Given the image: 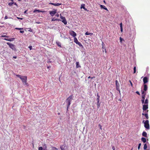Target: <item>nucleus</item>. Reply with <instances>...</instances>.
<instances>
[{"label": "nucleus", "instance_id": "obj_1", "mask_svg": "<svg viewBox=\"0 0 150 150\" xmlns=\"http://www.w3.org/2000/svg\"><path fill=\"white\" fill-rule=\"evenodd\" d=\"M19 78L21 79L24 85L26 86H29V84L27 82V76L19 75Z\"/></svg>", "mask_w": 150, "mask_h": 150}, {"label": "nucleus", "instance_id": "obj_2", "mask_svg": "<svg viewBox=\"0 0 150 150\" xmlns=\"http://www.w3.org/2000/svg\"><path fill=\"white\" fill-rule=\"evenodd\" d=\"M73 95H70L66 100V103L67 104V109L68 110L71 104V102L73 99Z\"/></svg>", "mask_w": 150, "mask_h": 150}, {"label": "nucleus", "instance_id": "obj_3", "mask_svg": "<svg viewBox=\"0 0 150 150\" xmlns=\"http://www.w3.org/2000/svg\"><path fill=\"white\" fill-rule=\"evenodd\" d=\"M7 44L9 46V47L12 49L13 50L15 51H16V48L15 47V45L11 44V43L10 42H7Z\"/></svg>", "mask_w": 150, "mask_h": 150}, {"label": "nucleus", "instance_id": "obj_4", "mask_svg": "<svg viewBox=\"0 0 150 150\" xmlns=\"http://www.w3.org/2000/svg\"><path fill=\"white\" fill-rule=\"evenodd\" d=\"M144 126L145 128L147 129H149V121L148 120H146L144 122Z\"/></svg>", "mask_w": 150, "mask_h": 150}, {"label": "nucleus", "instance_id": "obj_5", "mask_svg": "<svg viewBox=\"0 0 150 150\" xmlns=\"http://www.w3.org/2000/svg\"><path fill=\"white\" fill-rule=\"evenodd\" d=\"M74 41L77 44H78L80 47H83V46L81 44V43L78 41V40L76 37H75L74 38Z\"/></svg>", "mask_w": 150, "mask_h": 150}, {"label": "nucleus", "instance_id": "obj_6", "mask_svg": "<svg viewBox=\"0 0 150 150\" xmlns=\"http://www.w3.org/2000/svg\"><path fill=\"white\" fill-rule=\"evenodd\" d=\"M60 18L62 20V21L64 23L65 25H66L67 22L65 17L62 16L60 14Z\"/></svg>", "mask_w": 150, "mask_h": 150}, {"label": "nucleus", "instance_id": "obj_7", "mask_svg": "<svg viewBox=\"0 0 150 150\" xmlns=\"http://www.w3.org/2000/svg\"><path fill=\"white\" fill-rule=\"evenodd\" d=\"M69 33L71 36H73L74 38L75 37L76 35V33L73 30L70 31L69 32Z\"/></svg>", "mask_w": 150, "mask_h": 150}, {"label": "nucleus", "instance_id": "obj_8", "mask_svg": "<svg viewBox=\"0 0 150 150\" xmlns=\"http://www.w3.org/2000/svg\"><path fill=\"white\" fill-rule=\"evenodd\" d=\"M57 10L56 9L54 10V11H50V14L52 16H53L57 12Z\"/></svg>", "mask_w": 150, "mask_h": 150}, {"label": "nucleus", "instance_id": "obj_9", "mask_svg": "<svg viewBox=\"0 0 150 150\" xmlns=\"http://www.w3.org/2000/svg\"><path fill=\"white\" fill-rule=\"evenodd\" d=\"M115 84L116 86V89L117 90L120 91L119 90L120 85L118 82V81L117 80L115 81Z\"/></svg>", "mask_w": 150, "mask_h": 150}, {"label": "nucleus", "instance_id": "obj_10", "mask_svg": "<svg viewBox=\"0 0 150 150\" xmlns=\"http://www.w3.org/2000/svg\"><path fill=\"white\" fill-rule=\"evenodd\" d=\"M148 81V78L147 77H145L143 79V81L144 84H146V83Z\"/></svg>", "mask_w": 150, "mask_h": 150}, {"label": "nucleus", "instance_id": "obj_11", "mask_svg": "<svg viewBox=\"0 0 150 150\" xmlns=\"http://www.w3.org/2000/svg\"><path fill=\"white\" fill-rule=\"evenodd\" d=\"M148 108V105H144L143 106V110L144 111L146 110Z\"/></svg>", "mask_w": 150, "mask_h": 150}, {"label": "nucleus", "instance_id": "obj_12", "mask_svg": "<svg viewBox=\"0 0 150 150\" xmlns=\"http://www.w3.org/2000/svg\"><path fill=\"white\" fill-rule=\"evenodd\" d=\"M15 39V38H5L4 40L8 41H12L14 40Z\"/></svg>", "mask_w": 150, "mask_h": 150}, {"label": "nucleus", "instance_id": "obj_13", "mask_svg": "<svg viewBox=\"0 0 150 150\" xmlns=\"http://www.w3.org/2000/svg\"><path fill=\"white\" fill-rule=\"evenodd\" d=\"M38 12V13L42 12V13L45 12V11H40L39 10L35 9L33 11V12L35 13L36 12Z\"/></svg>", "mask_w": 150, "mask_h": 150}, {"label": "nucleus", "instance_id": "obj_14", "mask_svg": "<svg viewBox=\"0 0 150 150\" xmlns=\"http://www.w3.org/2000/svg\"><path fill=\"white\" fill-rule=\"evenodd\" d=\"M96 100L97 101V105L98 108H99L100 107V103L99 102L100 99L97 98Z\"/></svg>", "mask_w": 150, "mask_h": 150}, {"label": "nucleus", "instance_id": "obj_15", "mask_svg": "<svg viewBox=\"0 0 150 150\" xmlns=\"http://www.w3.org/2000/svg\"><path fill=\"white\" fill-rule=\"evenodd\" d=\"M148 89L147 86L146 84L144 85V91L145 92Z\"/></svg>", "mask_w": 150, "mask_h": 150}, {"label": "nucleus", "instance_id": "obj_16", "mask_svg": "<svg viewBox=\"0 0 150 150\" xmlns=\"http://www.w3.org/2000/svg\"><path fill=\"white\" fill-rule=\"evenodd\" d=\"M142 115H144L146 119H149V117H148V114L147 113H142Z\"/></svg>", "mask_w": 150, "mask_h": 150}, {"label": "nucleus", "instance_id": "obj_17", "mask_svg": "<svg viewBox=\"0 0 150 150\" xmlns=\"http://www.w3.org/2000/svg\"><path fill=\"white\" fill-rule=\"evenodd\" d=\"M100 6L101 8H103L106 10H108L107 8L104 6L100 4Z\"/></svg>", "mask_w": 150, "mask_h": 150}, {"label": "nucleus", "instance_id": "obj_18", "mask_svg": "<svg viewBox=\"0 0 150 150\" xmlns=\"http://www.w3.org/2000/svg\"><path fill=\"white\" fill-rule=\"evenodd\" d=\"M142 135L144 137H147V133L145 131H144L142 134Z\"/></svg>", "mask_w": 150, "mask_h": 150}, {"label": "nucleus", "instance_id": "obj_19", "mask_svg": "<svg viewBox=\"0 0 150 150\" xmlns=\"http://www.w3.org/2000/svg\"><path fill=\"white\" fill-rule=\"evenodd\" d=\"M142 97L145 98V96L146 94V92H144V91H142Z\"/></svg>", "mask_w": 150, "mask_h": 150}, {"label": "nucleus", "instance_id": "obj_20", "mask_svg": "<svg viewBox=\"0 0 150 150\" xmlns=\"http://www.w3.org/2000/svg\"><path fill=\"white\" fill-rule=\"evenodd\" d=\"M56 44L57 45V46L58 47H61V43L60 42H56Z\"/></svg>", "mask_w": 150, "mask_h": 150}, {"label": "nucleus", "instance_id": "obj_21", "mask_svg": "<svg viewBox=\"0 0 150 150\" xmlns=\"http://www.w3.org/2000/svg\"><path fill=\"white\" fill-rule=\"evenodd\" d=\"M141 140L144 143L146 142V139L145 138L142 137L141 138Z\"/></svg>", "mask_w": 150, "mask_h": 150}, {"label": "nucleus", "instance_id": "obj_22", "mask_svg": "<svg viewBox=\"0 0 150 150\" xmlns=\"http://www.w3.org/2000/svg\"><path fill=\"white\" fill-rule=\"evenodd\" d=\"M81 67V66L79 65V62H77L76 63V67L78 68Z\"/></svg>", "mask_w": 150, "mask_h": 150}, {"label": "nucleus", "instance_id": "obj_23", "mask_svg": "<svg viewBox=\"0 0 150 150\" xmlns=\"http://www.w3.org/2000/svg\"><path fill=\"white\" fill-rule=\"evenodd\" d=\"M62 4L61 3H57L55 4L54 3V6H59Z\"/></svg>", "mask_w": 150, "mask_h": 150}, {"label": "nucleus", "instance_id": "obj_24", "mask_svg": "<svg viewBox=\"0 0 150 150\" xmlns=\"http://www.w3.org/2000/svg\"><path fill=\"white\" fill-rule=\"evenodd\" d=\"M60 21V19H57L56 18H53L52 19V21Z\"/></svg>", "mask_w": 150, "mask_h": 150}, {"label": "nucleus", "instance_id": "obj_25", "mask_svg": "<svg viewBox=\"0 0 150 150\" xmlns=\"http://www.w3.org/2000/svg\"><path fill=\"white\" fill-rule=\"evenodd\" d=\"M147 148V145L146 144H144V150H146V149Z\"/></svg>", "mask_w": 150, "mask_h": 150}, {"label": "nucleus", "instance_id": "obj_26", "mask_svg": "<svg viewBox=\"0 0 150 150\" xmlns=\"http://www.w3.org/2000/svg\"><path fill=\"white\" fill-rule=\"evenodd\" d=\"M148 99H146V100H145V102H144V104H148Z\"/></svg>", "mask_w": 150, "mask_h": 150}, {"label": "nucleus", "instance_id": "obj_27", "mask_svg": "<svg viewBox=\"0 0 150 150\" xmlns=\"http://www.w3.org/2000/svg\"><path fill=\"white\" fill-rule=\"evenodd\" d=\"M44 146L45 149H44L43 150H47V147L46 144H44Z\"/></svg>", "mask_w": 150, "mask_h": 150}, {"label": "nucleus", "instance_id": "obj_28", "mask_svg": "<svg viewBox=\"0 0 150 150\" xmlns=\"http://www.w3.org/2000/svg\"><path fill=\"white\" fill-rule=\"evenodd\" d=\"M136 72V67H134V74Z\"/></svg>", "mask_w": 150, "mask_h": 150}, {"label": "nucleus", "instance_id": "obj_29", "mask_svg": "<svg viewBox=\"0 0 150 150\" xmlns=\"http://www.w3.org/2000/svg\"><path fill=\"white\" fill-rule=\"evenodd\" d=\"M13 74L14 76H17L18 78H19V74H16L15 73H13Z\"/></svg>", "mask_w": 150, "mask_h": 150}, {"label": "nucleus", "instance_id": "obj_30", "mask_svg": "<svg viewBox=\"0 0 150 150\" xmlns=\"http://www.w3.org/2000/svg\"><path fill=\"white\" fill-rule=\"evenodd\" d=\"M141 145V143H139V144L138 147V150H139L140 149Z\"/></svg>", "mask_w": 150, "mask_h": 150}, {"label": "nucleus", "instance_id": "obj_31", "mask_svg": "<svg viewBox=\"0 0 150 150\" xmlns=\"http://www.w3.org/2000/svg\"><path fill=\"white\" fill-rule=\"evenodd\" d=\"M13 4V2H12L9 3L8 4V5L9 6H11Z\"/></svg>", "mask_w": 150, "mask_h": 150}, {"label": "nucleus", "instance_id": "obj_32", "mask_svg": "<svg viewBox=\"0 0 150 150\" xmlns=\"http://www.w3.org/2000/svg\"><path fill=\"white\" fill-rule=\"evenodd\" d=\"M84 6V4L82 5L81 7V8H83V9H85V7Z\"/></svg>", "mask_w": 150, "mask_h": 150}, {"label": "nucleus", "instance_id": "obj_33", "mask_svg": "<svg viewBox=\"0 0 150 150\" xmlns=\"http://www.w3.org/2000/svg\"><path fill=\"white\" fill-rule=\"evenodd\" d=\"M43 148L42 147H39L38 148V150H42Z\"/></svg>", "mask_w": 150, "mask_h": 150}, {"label": "nucleus", "instance_id": "obj_34", "mask_svg": "<svg viewBox=\"0 0 150 150\" xmlns=\"http://www.w3.org/2000/svg\"><path fill=\"white\" fill-rule=\"evenodd\" d=\"M97 98L100 99V96L99 95L98 93H97Z\"/></svg>", "mask_w": 150, "mask_h": 150}, {"label": "nucleus", "instance_id": "obj_35", "mask_svg": "<svg viewBox=\"0 0 150 150\" xmlns=\"http://www.w3.org/2000/svg\"><path fill=\"white\" fill-rule=\"evenodd\" d=\"M1 37H6V38H7L9 37L8 36H6V35H2Z\"/></svg>", "mask_w": 150, "mask_h": 150}, {"label": "nucleus", "instance_id": "obj_36", "mask_svg": "<svg viewBox=\"0 0 150 150\" xmlns=\"http://www.w3.org/2000/svg\"><path fill=\"white\" fill-rule=\"evenodd\" d=\"M129 82H130V84H131V86H132H132H133V84H132V82H131V81L130 80H129Z\"/></svg>", "mask_w": 150, "mask_h": 150}, {"label": "nucleus", "instance_id": "obj_37", "mask_svg": "<svg viewBox=\"0 0 150 150\" xmlns=\"http://www.w3.org/2000/svg\"><path fill=\"white\" fill-rule=\"evenodd\" d=\"M100 127V129H101V130H102V126L100 124L98 125Z\"/></svg>", "mask_w": 150, "mask_h": 150}, {"label": "nucleus", "instance_id": "obj_38", "mask_svg": "<svg viewBox=\"0 0 150 150\" xmlns=\"http://www.w3.org/2000/svg\"><path fill=\"white\" fill-rule=\"evenodd\" d=\"M85 35H89V33H88V32H86L85 33Z\"/></svg>", "mask_w": 150, "mask_h": 150}, {"label": "nucleus", "instance_id": "obj_39", "mask_svg": "<svg viewBox=\"0 0 150 150\" xmlns=\"http://www.w3.org/2000/svg\"><path fill=\"white\" fill-rule=\"evenodd\" d=\"M28 48H30V50H31L32 49V46H30L28 47Z\"/></svg>", "mask_w": 150, "mask_h": 150}, {"label": "nucleus", "instance_id": "obj_40", "mask_svg": "<svg viewBox=\"0 0 150 150\" xmlns=\"http://www.w3.org/2000/svg\"><path fill=\"white\" fill-rule=\"evenodd\" d=\"M141 101H142V104L144 103V102H145L144 100H142Z\"/></svg>", "mask_w": 150, "mask_h": 150}, {"label": "nucleus", "instance_id": "obj_41", "mask_svg": "<svg viewBox=\"0 0 150 150\" xmlns=\"http://www.w3.org/2000/svg\"><path fill=\"white\" fill-rule=\"evenodd\" d=\"M20 32L21 33H23L24 32V31L23 30H20Z\"/></svg>", "mask_w": 150, "mask_h": 150}, {"label": "nucleus", "instance_id": "obj_42", "mask_svg": "<svg viewBox=\"0 0 150 150\" xmlns=\"http://www.w3.org/2000/svg\"><path fill=\"white\" fill-rule=\"evenodd\" d=\"M136 93L139 95H140L138 91H136Z\"/></svg>", "mask_w": 150, "mask_h": 150}, {"label": "nucleus", "instance_id": "obj_43", "mask_svg": "<svg viewBox=\"0 0 150 150\" xmlns=\"http://www.w3.org/2000/svg\"><path fill=\"white\" fill-rule=\"evenodd\" d=\"M13 4H14V5H15L16 6H18V5H17V4L16 3L14 2L13 1Z\"/></svg>", "mask_w": 150, "mask_h": 150}, {"label": "nucleus", "instance_id": "obj_44", "mask_svg": "<svg viewBox=\"0 0 150 150\" xmlns=\"http://www.w3.org/2000/svg\"><path fill=\"white\" fill-rule=\"evenodd\" d=\"M95 78V76H93V77H90V76H89L88 77V79H89V78H91V79H93V78Z\"/></svg>", "mask_w": 150, "mask_h": 150}, {"label": "nucleus", "instance_id": "obj_45", "mask_svg": "<svg viewBox=\"0 0 150 150\" xmlns=\"http://www.w3.org/2000/svg\"><path fill=\"white\" fill-rule=\"evenodd\" d=\"M29 29H30L29 30V31H30V32H32V30L30 28H29Z\"/></svg>", "mask_w": 150, "mask_h": 150}, {"label": "nucleus", "instance_id": "obj_46", "mask_svg": "<svg viewBox=\"0 0 150 150\" xmlns=\"http://www.w3.org/2000/svg\"><path fill=\"white\" fill-rule=\"evenodd\" d=\"M8 18V17L7 16H6L4 17V19H7Z\"/></svg>", "mask_w": 150, "mask_h": 150}, {"label": "nucleus", "instance_id": "obj_47", "mask_svg": "<svg viewBox=\"0 0 150 150\" xmlns=\"http://www.w3.org/2000/svg\"><path fill=\"white\" fill-rule=\"evenodd\" d=\"M122 40H123V39L121 37H120V42H122Z\"/></svg>", "mask_w": 150, "mask_h": 150}, {"label": "nucleus", "instance_id": "obj_48", "mask_svg": "<svg viewBox=\"0 0 150 150\" xmlns=\"http://www.w3.org/2000/svg\"><path fill=\"white\" fill-rule=\"evenodd\" d=\"M55 16H57V17H58L59 16V14H58V13H57L56 15H55Z\"/></svg>", "mask_w": 150, "mask_h": 150}, {"label": "nucleus", "instance_id": "obj_49", "mask_svg": "<svg viewBox=\"0 0 150 150\" xmlns=\"http://www.w3.org/2000/svg\"><path fill=\"white\" fill-rule=\"evenodd\" d=\"M120 28L122 27V23H120Z\"/></svg>", "mask_w": 150, "mask_h": 150}, {"label": "nucleus", "instance_id": "obj_50", "mask_svg": "<svg viewBox=\"0 0 150 150\" xmlns=\"http://www.w3.org/2000/svg\"><path fill=\"white\" fill-rule=\"evenodd\" d=\"M49 4H51V5H54V3H50Z\"/></svg>", "mask_w": 150, "mask_h": 150}, {"label": "nucleus", "instance_id": "obj_51", "mask_svg": "<svg viewBox=\"0 0 150 150\" xmlns=\"http://www.w3.org/2000/svg\"><path fill=\"white\" fill-rule=\"evenodd\" d=\"M113 150H115V148L114 146H113L112 147Z\"/></svg>", "mask_w": 150, "mask_h": 150}, {"label": "nucleus", "instance_id": "obj_52", "mask_svg": "<svg viewBox=\"0 0 150 150\" xmlns=\"http://www.w3.org/2000/svg\"><path fill=\"white\" fill-rule=\"evenodd\" d=\"M120 30L121 32H122L123 31L122 27L120 28Z\"/></svg>", "mask_w": 150, "mask_h": 150}, {"label": "nucleus", "instance_id": "obj_53", "mask_svg": "<svg viewBox=\"0 0 150 150\" xmlns=\"http://www.w3.org/2000/svg\"><path fill=\"white\" fill-rule=\"evenodd\" d=\"M93 34L92 33H89V35L91 36Z\"/></svg>", "mask_w": 150, "mask_h": 150}, {"label": "nucleus", "instance_id": "obj_54", "mask_svg": "<svg viewBox=\"0 0 150 150\" xmlns=\"http://www.w3.org/2000/svg\"><path fill=\"white\" fill-rule=\"evenodd\" d=\"M102 46H104V45L105 44H104V43H103V42H102Z\"/></svg>", "mask_w": 150, "mask_h": 150}, {"label": "nucleus", "instance_id": "obj_55", "mask_svg": "<svg viewBox=\"0 0 150 150\" xmlns=\"http://www.w3.org/2000/svg\"><path fill=\"white\" fill-rule=\"evenodd\" d=\"M53 149H55V150H57V148H56V147H53Z\"/></svg>", "mask_w": 150, "mask_h": 150}, {"label": "nucleus", "instance_id": "obj_56", "mask_svg": "<svg viewBox=\"0 0 150 150\" xmlns=\"http://www.w3.org/2000/svg\"><path fill=\"white\" fill-rule=\"evenodd\" d=\"M145 98V97H142V100H144Z\"/></svg>", "mask_w": 150, "mask_h": 150}, {"label": "nucleus", "instance_id": "obj_57", "mask_svg": "<svg viewBox=\"0 0 150 150\" xmlns=\"http://www.w3.org/2000/svg\"><path fill=\"white\" fill-rule=\"evenodd\" d=\"M84 9L86 11H88V10H87V9L86 8H85V9Z\"/></svg>", "mask_w": 150, "mask_h": 150}, {"label": "nucleus", "instance_id": "obj_58", "mask_svg": "<svg viewBox=\"0 0 150 150\" xmlns=\"http://www.w3.org/2000/svg\"><path fill=\"white\" fill-rule=\"evenodd\" d=\"M13 58H14L16 59L17 58V57L16 56H13Z\"/></svg>", "mask_w": 150, "mask_h": 150}, {"label": "nucleus", "instance_id": "obj_59", "mask_svg": "<svg viewBox=\"0 0 150 150\" xmlns=\"http://www.w3.org/2000/svg\"><path fill=\"white\" fill-rule=\"evenodd\" d=\"M15 29L19 30V28H15Z\"/></svg>", "mask_w": 150, "mask_h": 150}, {"label": "nucleus", "instance_id": "obj_60", "mask_svg": "<svg viewBox=\"0 0 150 150\" xmlns=\"http://www.w3.org/2000/svg\"><path fill=\"white\" fill-rule=\"evenodd\" d=\"M26 11H25L24 12V13H26Z\"/></svg>", "mask_w": 150, "mask_h": 150}, {"label": "nucleus", "instance_id": "obj_61", "mask_svg": "<svg viewBox=\"0 0 150 150\" xmlns=\"http://www.w3.org/2000/svg\"><path fill=\"white\" fill-rule=\"evenodd\" d=\"M62 150H64V148H61Z\"/></svg>", "mask_w": 150, "mask_h": 150}, {"label": "nucleus", "instance_id": "obj_62", "mask_svg": "<svg viewBox=\"0 0 150 150\" xmlns=\"http://www.w3.org/2000/svg\"><path fill=\"white\" fill-rule=\"evenodd\" d=\"M16 18L18 19H19V17H16Z\"/></svg>", "mask_w": 150, "mask_h": 150}, {"label": "nucleus", "instance_id": "obj_63", "mask_svg": "<svg viewBox=\"0 0 150 150\" xmlns=\"http://www.w3.org/2000/svg\"><path fill=\"white\" fill-rule=\"evenodd\" d=\"M23 19L22 18H19V20H22Z\"/></svg>", "mask_w": 150, "mask_h": 150}, {"label": "nucleus", "instance_id": "obj_64", "mask_svg": "<svg viewBox=\"0 0 150 150\" xmlns=\"http://www.w3.org/2000/svg\"><path fill=\"white\" fill-rule=\"evenodd\" d=\"M103 2H104V3H105H105H105V0H104V1H103Z\"/></svg>", "mask_w": 150, "mask_h": 150}]
</instances>
